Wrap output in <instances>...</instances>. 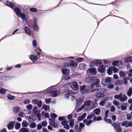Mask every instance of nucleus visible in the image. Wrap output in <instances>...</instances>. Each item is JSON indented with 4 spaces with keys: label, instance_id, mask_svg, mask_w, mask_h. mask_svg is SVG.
I'll use <instances>...</instances> for the list:
<instances>
[{
    "label": "nucleus",
    "instance_id": "1",
    "mask_svg": "<svg viewBox=\"0 0 132 132\" xmlns=\"http://www.w3.org/2000/svg\"><path fill=\"white\" fill-rule=\"evenodd\" d=\"M114 98L116 99H118L121 102L125 101L127 99V97L126 95L125 94L123 95L122 93H120L118 95H115Z\"/></svg>",
    "mask_w": 132,
    "mask_h": 132
},
{
    "label": "nucleus",
    "instance_id": "2",
    "mask_svg": "<svg viewBox=\"0 0 132 132\" xmlns=\"http://www.w3.org/2000/svg\"><path fill=\"white\" fill-rule=\"evenodd\" d=\"M60 92V91L57 88H52L51 89L50 96L53 97H56L59 94Z\"/></svg>",
    "mask_w": 132,
    "mask_h": 132
},
{
    "label": "nucleus",
    "instance_id": "3",
    "mask_svg": "<svg viewBox=\"0 0 132 132\" xmlns=\"http://www.w3.org/2000/svg\"><path fill=\"white\" fill-rule=\"evenodd\" d=\"M90 90V88L88 86L85 85L81 86L80 87V90L81 93L82 94H85Z\"/></svg>",
    "mask_w": 132,
    "mask_h": 132
},
{
    "label": "nucleus",
    "instance_id": "4",
    "mask_svg": "<svg viewBox=\"0 0 132 132\" xmlns=\"http://www.w3.org/2000/svg\"><path fill=\"white\" fill-rule=\"evenodd\" d=\"M92 92H94L96 93V97L98 98H103L105 96L104 94L100 92L99 91H97L96 89H94V90L91 91Z\"/></svg>",
    "mask_w": 132,
    "mask_h": 132
},
{
    "label": "nucleus",
    "instance_id": "5",
    "mask_svg": "<svg viewBox=\"0 0 132 132\" xmlns=\"http://www.w3.org/2000/svg\"><path fill=\"white\" fill-rule=\"evenodd\" d=\"M67 84L74 90H77L78 88V84L76 82L74 81L72 82L68 83Z\"/></svg>",
    "mask_w": 132,
    "mask_h": 132
},
{
    "label": "nucleus",
    "instance_id": "6",
    "mask_svg": "<svg viewBox=\"0 0 132 132\" xmlns=\"http://www.w3.org/2000/svg\"><path fill=\"white\" fill-rule=\"evenodd\" d=\"M112 82V79L110 77L104 78L102 79L101 81V84L104 85L105 84H108Z\"/></svg>",
    "mask_w": 132,
    "mask_h": 132
},
{
    "label": "nucleus",
    "instance_id": "7",
    "mask_svg": "<svg viewBox=\"0 0 132 132\" xmlns=\"http://www.w3.org/2000/svg\"><path fill=\"white\" fill-rule=\"evenodd\" d=\"M121 125L126 128L132 126V121L128 122L126 121L121 123Z\"/></svg>",
    "mask_w": 132,
    "mask_h": 132
},
{
    "label": "nucleus",
    "instance_id": "8",
    "mask_svg": "<svg viewBox=\"0 0 132 132\" xmlns=\"http://www.w3.org/2000/svg\"><path fill=\"white\" fill-rule=\"evenodd\" d=\"M68 122L67 121L64 120L62 122V124L63 126V127L67 130L70 129V127L68 124Z\"/></svg>",
    "mask_w": 132,
    "mask_h": 132
},
{
    "label": "nucleus",
    "instance_id": "9",
    "mask_svg": "<svg viewBox=\"0 0 132 132\" xmlns=\"http://www.w3.org/2000/svg\"><path fill=\"white\" fill-rule=\"evenodd\" d=\"M65 92L67 93L65 95V97L67 99L68 98L70 94H72V92L69 89H65L64 90Z\"/></svg>",
    "mask_w": 132,
    "mask_h": 132
},
{
    "label": "nucleus",
    "instance_id": "10",
    "mask_svg": "<svg viewBox=\"0 0 132 132\" xmlns=\"http://www.w3.org/2000/svg\"><path fill=\"white\" fill-rule=\"evenodd\" d=\"M96 78V77L95 76L90 77L87 78L86 81L87 83H90L94 81Z\"/></svg>",
    "mask_w": 132,
    "mask_h": 132
},
{
    "label": "nucleus",
    "instance_id": "11",
    "mask_svg": "<svg viewBox=\"0 0 132 132\" xmlns=\"http://www.w3.org/2000/svg\"><path fill=\"white\" fill-rule=\"evenodd\" d=\"M14 122L12 121L10 122L7 126L8 129L9 130H11L14 128Z\"/></svg>",
    "mask_w": 132,
    "mask_h": 132
},
{
    "label": "nucleus",
    "instance_id": "12",
    "mask_svg": "<svg viewBox=\"0 0 132 132\" xmlns=\"http://www.w3.org/2000/svg\"><path fill=\"white\" fill-rule=\"evenodd\" d=\"M94 81H96L94 82L91 85H90V87L92 88H93V85H97L100 82V80L98 79H97L96 77V78L94 80Z\"/></svg>",
    "mask_w": 132,
    "mask_h": 132
},
{
    "label": "nucleus",
    "instance_id": "13",
    "mask_svg": "<svg viewBox=\"0 0 132 132\" xmlns=\"http://www.w3.org/2000/svg\"><path fill=\"white\" fill-rule=\"evenodd\" d=\"M89 72L92 73L93 75H96L97 73V71L95 68H90L88 70Z\"/></svg>",
    "mask_w": 132,
    "mask_h": 132
},
{
    "label": "nucleus",
    "instance_id": "14",
    "mask_svg": "<svg viewBox=\"0 0 132 132\" xmlns=\"http://www.w3.org/2000/svg\"><path fill=\"white\" fill-rule=\"evenodd\" d=\"M83 100L82 98H79L77 101L76 106L78 107L83 102Z\"/></svg>",
    "mask_w": 132,
    "mask_h": 132
},
{
    "label": "nucleus",
    "instance_id": "15",
    "mask_svg": "<svg viewBox=\"0 0 132 132\" xmlns=\"http://www.w3.org/2000/svg\"><path fill=\"white\" fill-rule=\"evenodd\" d=\"M6 4L7 6L13 8L15 6V4L14 3H11L7 1L6 2Z\"/></svg>",
    "mask_w": 132,
    "mask_h": 132
},
{
    "label": "nucleus",
    "instance_id": "16",
    "mask_svg": "<svg viewBox=\"0 0 132 132\" xmlns=\"http://www.w3.org/2000/svg\"><path fill=\"white\" fill-rule=\"evenodd\" d=\"M78 65V63L74 61H72L71 62L70 65V64H67V65H65L66 67H68V66H71L73 67H76Z\"/></svg>",
    "mask_w": 132,
    "mask_h": 132
},
{
    "label": "nucleus",
    "instance_id": "17",
    "mask_svg": "<svg viewBox=\"0 0 132 132\" xmlns=\"http://www.w3.org/2000/svg\"><path fill=\"white\" fill-rule=\"evenodd\" d=\"M96 62L98 64H101L102 63V61L100 60H95V61H93L90 63V65L91 67L94 66L95 65L94 62Z\"/></svg>",
    "mask_w": 132,
    "mask_h": 132
},
{
    "label": "nucleus",
    "instance_id": "18",
    "mask_svg": "<svg viewBox=\"0 0 132 132\" xmlns=\"http://www.w3.org/2000/svg\"><path fill=\"white\" fill-rule=\"evenodd\" d=\"M93 121L92 120H89L88 121L86 119H85L83 120V122L84 123L86 124V125L87 126H89L91 123Z\"/></svg>",
    "mask_w": 132,
    "mask_h": 132
},
{
    "label": "nucleus",
    "instance_id": "19",
    "mask_svg": "<svg viewBox=\"0 0 132 132\" xmlns=\"http://www.w3.org/2000/svg\"><path fill=\"white\" fill-rule=\"evenodd\" d=\"M86 116V114L84 113L81 116H80L78 118V120L79 121H81L84 119Z\"/></svg>",
    "mask_w": 132,
    "mask_h": 132
},
{
    "label": "nucleus",
    "instance_id": "20",
    "mask_svg": "<svg viewBox=\"0 0 132 132\" xmlns=\"http://www.w3.org/2000/svg\"><path fill=\"white\" fill-rule=\"evenodd\" d=\"M74 129L75 132H80L81 131V130H80L78 125L77 124L75 125Z\"/></svg>",
    "mask_w": 132,
    "mask_h": 132
},
{
    "label": "nucleus",
    "instance_id": "21",
    "mask_svg": "<svg viewBox=\"0 0 132 132\" xmlns=\"http://www.w3.org/2000/svg\"><path fill=\"white\" fill-rule=\"evenodd\" d=\"M97 91H99L101 93H106L108 92V90L103 88H100L99 89H96Z\"/></svg>",
    "mask_w": 132,
    "mask_h": 132
},
{
    "label": "nucleus",
    "instance_id": "22",
    "mask_svg": "<svg viewBox=\"0 0 132 132\" xmlns=\"http://www.w3.org/2000/svg\"><path fill=\"white\" fill-rule=\"evenodd\" d=\"M34 29L36 31H38L39 28L37 25V22L36 19L34 20Z\"/></svg>",
    "mask_w": 132,
    "mask_h": 132
},
{
    "label": "nucleus",
    "instance_id": "23",
    "mask_svg": "<svg viewBox=\"0 0 132 132\" xmlns=\"http://www.w3.org/2000/svg\"><path fill=\"white\" fill-rule=\"evenodd\" d=\"M124 62H130L132 63V57H127L124 59Z\"/></svg>",
    "mask_w": 132,
    "mask_h": 132
},
{
    "label": "nucleus",
    "instance_id": "24",
    "mask_svg": "<svg viewBox=\"0 0 132 132\" xmlns=\"http://www.w3.org/2000/svg\"><path fill=\"white\" fill-rule=\"evenodd\" d=\"M50 124L53 127L55 128H57L58 127V125L55 123L54 121L52 120L50 122Z\"/></svg>",
    "mask_w": 132,
    "mask_h": 132
},
{
    "label": "nucleus",
    "instance_id": "25",
    "mask_svg": "<svg viewBox=\"0 0 132 132\" xmlns=\"http://www.w3.org/2000/svg\"><path fill=\"white\" fill-rule=\"evenodd\" d=\"M14 11L17 16H19L21 13V11L18 7H16Z\"/></svg>",
    "mask_w": 132,
    "mask_h": 132
},
{
    "label": "nucleus",
    "instance_id": "26",
    "mask_svg": "<svg viewBox=\"0 0 132 132\" xmlns=\"http://www.w3.org/2000/svg\"><path fill=\"white\" fill-rule=\"evenodd\" d=\"M62 72L63 75H65L67 73L69 74L70 72V70L68 69H65L62 70Z\"/></svg>",
    "mask_w": 132,
    "mask_h": 132
},
{
    "label": "nucleus",
    "instance_id": "27",
    "mask_svg": "<svg viewBox=\"0 0 132 132\" xmlns=\"http://www.w3.org/2000/svg\"><path fill=\"white\" fill-rule=\"evenodd\" d=\"M93 112L96 115H99L101 112V110L99 108H97L94 110Z\"/></svg>",
    "mask_w": 132,
    "mask_h": 132
},
{
    "label": "nucleus",
    "instance_id": "28",
    "mask_svg": "<svg viewBox=\"0 0 132 132\" xmlns=\"http://www.w3.org/2000/svg\"><path fill=\"white\" fill-rule=\"evenodd\" d=\"M38 57L35 56L34 55H31L29 56L30 59L32 61L37 60L38 59Z\"/></svg>",
    "mask_w": 132,
    "mask_h": 132
},
{
    "label": "nucleus",
    "instance_id": "29",
    "mask_svg": "<svg viewBox=\"0 0 132 132\" xmlns=\"http://www.w3.org/2000/svg\"><path fill=\"white\" fill-rule=\"evenodd\" d=\"M111 124L114 127L115 130L120 126V125L119 123H113Z\"/></svg>",
    "mask_w": 132,
    "mask_h": 132
},
{
    "label": "nucleus",
    "instance_id": "30",
    "mask_svg": "<svg viewBox=\"0 0 132 132\" xmlns=\"http://www.w3.org/2000/svg\"><path fill=\"white\" fill-rule=\"evenodd\" d=\"M69 125L71 128H73L74 125V120L73 119L70 120Z\"/></svg>",
    "mask_w": 132,
    "mask_h": 132
},
{
    "label": "nucleus",
    "instance_id": "31",
    "mask_svg": "<svg viewBox=\"0 0 132 132\" xmlns=\"http://www.w3.org/2000/svg\"><path fill=\"white\" fill-rule=\"evenodd\" d=\"M98 71L101 72H103L105 71V68L104 66L102 65L99 68Z\"/></svg>",
    "mask_w": 132,
    "mask_h": 132
},
{
    "label": "nucleus",
    "instance_id": "32",
    "mask_svg": "<svg viewBox=\"0 0 132 132\" xmlns=\"http://www.w3.org/2000/svg\"><path fill=\"white\" fill-rule=\"evenodd\" d=\"M107 101L106 99H104L103 100L100 102L99 103V105L101 106H104L105 104V101Z\"/></svg>",
    "mask_w": 132,
    "mask_h": 132
},
{
    "label": "nucleus",
    "instance_id": "33",
    "mask_svg": "<svg viewBox=\"0 0 132 132\" xmlns=\"http://www.w3.org/2000/svg\"><path fill=\"white\" fill-rule=\"evenodd\" d=\"M102 119V118L100 116L96 118V116H95L94 118H93V120L94 122H95L96 121H98L101 120Z\"/></svg>",
    "mask_w": 132,
    "mask_h": 132
},
{
    "label": "nucleus",
    "instance_id": "34",
    "mask_svg": "<svg viewBox=\"0 0 132 132\" xmlns=\"http://www.w3.org/2000/svg\"><path fill=\"white\" fill-rule=\"evenodd\" d=\"M20 132H29L28 130L26 128H22L19 130Z\"/></svg>",
    "mask_w": 132,
    "mask_h": 132
},
{
    "label": "nucleus",
    "instance_id": "35",
    "mask_svg": "<svg viewBox=\"0 0 132 132\" xmlns=\"http://www.w3.org/2000/svg\"><path fill=\"white\" fill-rule=\"evenodd\" d=\"M24 30L27 34L29 35L31 34V31L27 27H26L24 28Z\"/></svg>",
    "mask_w": 132,
    "mask_h": 132
},
{
    "label": "nucleus",
    "instance_id": "36",
    "mask_svg": "<svg viewBox=\"0 0 132 132\" xmlns=\"http://www.w3.org/2000/svg\"><path fill=\"white\" fill-rule=\"evenodd\" d=\"M111 68V67L107 70V72L109 75H111L112 73V70Z\"/></svg>",
    "mask_w": 132,
    "mask_h": 132
},
{
    "label": "nucleus",
    "instance_id": "37",
    "mask_svg": "<svg viewBox=\"0 0 132 132\" xmlns=\"http://www.w3.org/2000/svg\"><path fill=\"white\" fill-rule=\"evenodd\" d=\"M22 126L23 127H26L29 125L27 122L26 121H24L22 123Z\"/></svg>",
    "mask_w": 132,
    "mask_h": 132
},
{
    "label": "nucleus",
    "instance_id": "38",
    "mask_svg": "<svg viewBox=\"0 0 132 132\" xmlns=\"http://www.w3.org/2000/svg\"><path fill=\"white\" fill-rule=\"evenodd\" d=\"M111 68L112 69V71H113L114 73H117L118 71V69H117L116 67L114 66L111 67Z\"/></svg>",
    "mask_w": 132,
    "mask_h": 132
},
{
    "label": "nucleus",
    "instance_id": "39",
    "mask_svg": "<svg viewBox=\"0 0 132 132\" xmlns=\"http://www.w3.org/2000/svg\"><path fill=\"white\" fill-rule=\"evenodd\" d=\"M95 116V115L93 114L89 115L87 116V119L89 120L92 119L93 117L94 118Z\"/></svg>",
    "mask_w": 132,
    "mask_h": 132
},
{
    "label": "nucleus",
    "instance_id": "40",
    "mask_svg": "<svg viewBox=\"0 0 132 132\" xmlns=\"http://www.w3.org/2000/svg\"><path fill=\"white\" fill-rule=\"evenodd\" d=\"M19 17H21L23 20H24L26 16V15L24 13H21L19 16H18Z\"/></svg>",
    "mask_w": 132,
    "mask_h": 132
},
{
    "label": "nucleus",
    "instance_id": "41",
    "mask_svg": "<svg viewBox=\"0 0 132 132\" xmlns=\"http://www.w3.org/2000/svg\"><path fill=\"white\" fill-rule=\"evenodd\" d=\"M42 113L43 116V114H44V116L45 118H49L50 117L48 113H45V112L44 111H43L42 112Z\"/></svg>",
    "mask_w": 132,
    "mask_h": 132
},
{
    "label": "nucleus",
    "instance_id": "42",
    "mask_svg": "<svg viewBox=\"0 0 132 132\" xmlns=\"http://www.w3.org/2000/svg\"><path fill=\"white\" fill-rule=\"evenodd\" d=\"M125 103L123 104H122L121 106V109L122 110H126L127 108V106L125 105Z\"/></svg>",
    "mask_w": 132,
    "mask_h": 132
},
{
    "label": "nucleus",
    "instance_id": "43",
    "mask_svg": "<svg viewBox=\"0 0 132 132\" xmlns=\"http://www.w3.org/2000/svg\"><path fill=\"white\" fill-rule=\"evenodd\" d=\"M42 107H43V108L44 109V110L46 111H47L48 110H50L49 107L48 106H47L46 105H43V106Z\"/></svg>",
    "mask_w": 132,
    "mask_h": 132
},
{
    "label": "nucleus",
    "instance_id": "44",
    "mask_svg": "<svg viewBox=\"0 0 132 132\" xmlns=\"http://www.w3.org/2000/svg\"><path fill=\"white\" fill-rule=\"evenodd\" d=\"M15 97L12 95H10L9 94H8L7 96V98L10 100H13L14 98Z\"/></svg>",
    "mask_w": 132,
    "mask_h": 132
},
{
    "label": "nucleus",
    "instance_id": "45",
    "mask_svg": "<svg viewBox=\"0 0 132 132\" xmlns=\"http://www.w3.org/2000/svg\"><path fill=\"white\" fill-rule=\"evenodd\" d=\"M21 127V124L19 123H17L15 126V128L16 129L18 130Z\"/></svg>",
    "mask_w": 132,
    "mask_h": 132
},
{
    "label": "nucleus",
    "instance_id": "46",
    "mask_svg": "<svg viewBox=\"0 0 132 132\" xmlns=\"http://www.w3.org/2000/svg\"><path fill=\"white\" fill-rule=\"evenodd\" d=\"M91 103V101L90 100H88L85 101L84 103V104L86 106H89Z\"/></svg>",
    "mask_w": 132,
    "mask_h": 132
},
{
    "label": "nucleus",
    "instance_id": "47",
    "mask_svg": "<svg viewBox=\"0 0 132 132\" xmlns=\"http://www.w3.org/2000/svg\"><path fill=\"white\" fill-rule=\"evenodd\" d=\"M37 109V108L36 106H34L33 109V112L35 114H37L38 113V112Z\"/></svg>",
    "mask_w": 132,
    "mask_h": 132
},
{
    "label": "nucleus",
    "instance_id": "48",
    "mask_svg": "<svg viewBox=\"0 0 132 132\" xmlns=\"http://www.w3.org/2000/svg\"><path fill=\"white\" fill-rule=\"evenodd\" d=\"M85 125L83 123H80L79 125V127L80 128V130H81L82 131V128L84 127Z\"/></svg>",
    "mask_w": 132,
    "mask_h": 132
},
{
    "label": "nucleus",
    "instance_id": "49",
    "mask_svg": "<svg viewBox=\"0 0 132 132\" xmlns=\"http://www.w3.org/2000/svg\"><path fill=\"white\" fill-rule=\"evenodd\" d=\"M36 124L35 123L33 122L30 125V127L31 128H34L36 127Z\"/></svg>",
    "mask_w": 132,
    "mask_h": 132
},
{
    "label": "nucleus",
    "instance_id": "50",
    "mask_svg": "<svg viewBox=\"0 0 132 132\" xmlns=\"http://www.w3.org/2000/svg\"><path fill=\"white\" fill-rule=\"evenodd\" d=\"M117 82V84L119 85H122L123 84V81L122 80H118Z\"/></svg>",
    "mask_w": 132,
    "mask_h": 132
},
{
    "label": "nucleus",
    "instance_id": "51",
    "mask_svg": "<svg viewBox=\"0 0 132 132\" xmlns=\"http://www.w3.org/2000/svg\"><path fill=\"white\" fill-rule=\"evenodd\" d=\"M113 103L116 106H118L119 104V102L115 100H114L113 101Z\"/></svg>",
    "mask_w": 132,
    "mask_h": 132
},
{
    "label": "nucleus",
    "instance_id": "52",
    "mask_svg": "<svg viewBox=\"0 0 132 132\" xmlns=\"http://www.w3.org/2000/svg\"><path fill=\"white\" fill-rule=\"evenodd\" d=\"M120 76L121 77H123L125 76V73L123 71L120 72L119 73Z\"/></svg>",
    "mask_w": 132,
    "mask_h": 132
},
{
    "label": "nucleus",
    "instance_id": "53",
    "mask_svg": "<svg viewBox=\"0 0 132 132\" xmlns=\"http://www.w3.org/2000/svg\"><path fill=\"white\" fill-rule=\"evenodd\" d=\"M33 106L31 104H29L26 106L27 109L29 110L31 109H32Z\"/></svg>",
    "mask_w": 132,
    "mask_h": 132
},
{
    "label": "nucleus",
    "instance_id": "54",
    "mask_svg": "<svg viewBox=\"0 0 132 132\" xmlns=\"http://www.w3.org/2000/svg\"><path fill=\"white\" fill-rule=\"evenodd\" d=\"M30 100L28 99L25 100L23 102L24 104H26L29 103H30Z\"/></svg>",
    "mask_w": 132,
    "mask_h": 132
},
{
    "label": "nucleus",
    "instance_id": "55",
    "mask_svg": "<svg viewBox=\"0 0 132 132\" xmlns=\"http://www.w3.org/2000/svg\"><path fill=\"white\" fill-rule=\"evenodd\" d=\"M19 110V108L18 107H15L14 108L13 111L15 113L18 112Z\"/></svg>",
    "mask_w": 132,
    "mask_h": 132
},
{
    "label": "nucleus",
    "instance_id": "56",
    "mask_svg": "<svg viewBox=\"0 0 132 132\" xmlns=\"http://www.w3.org/2000/svg\"><path fill=\"white\" fill-rule=\"evenodd\" d=\"M42 103V102L41 101H38V102L37 104L38 107L40 108L41 106Z\"/></svg>",
    "mask_w": 132,
    "mask_h": 132
},
{
    "label": "nucleus",
    "instance_id": "57",
    "mask_svg": "<svg viewBox=\"0 0 132 132\" xmlns=\"http://www.w3.org/2000/svg\"><path fill=\"white\" fill-rule=\"evenodd\" d=\"M29 10L31 12H36L37 11V9L34 8H31Z\"/></svg>",
    "mask_w": 132,
    "mask_h": 132
},
{
    "label": "nucleus",
    "instance_id": "58",
    "mask_svg": "<svg viewBox=\"0 0 132 132\" xmlns=\"http://www.w3.org/2000/svg\"><path fill=\"white\" fill-rule=\"evenodd\" d=\"M37 115V116L38 118V120L39 121L41 119V117L40 114L39 113L36 114Z\"/></svg>",
    "mask_w": 132,
    "mask_h": 132
},
{
    "label": "nucleus",
    "instance_id": "59",
    "mask_svg": "<svg viewBox=\"0 0 132 132\" xmlns=\"http://www.w3.org/2000/svg\"><path fill=\"white\" fill-rule=\"evenodd\" d=\"M5 89L4 88H0V93L2 94H3L5 93Z\"/></svg>",
    "mask_w": 132,
    "mask_h": 132
},
{
    "label": "nucleus",
    "instance_id": "60",
    "mask_svg": "<svg viewBox=\"0 0 132 132\" xmlns=\"http://www.w3.org/2000/svg\"><path fill=\"white\" fill-rule=\"evenodd\" d=\"M38 100H37L36 99H34L32 101V104H37L38 102Z\"/></svg>",
    "mask_w": 132,
    "mask_h": 132
},
{
    "label": "nucleus",
    "instance_id": "61",
    "mask_svg": "<svg viewBox=\"0 0 132 132\" xmlns=\"http://www.w3.org/2000/svg\"><path fill=\"white\" fill-rule=\"evenodd\" d=\"M71 78L69 76H65L64 77L63 79L66 80H67L70 79Z\"/></svg>",
    "mask_w": 132,
    "mask_h": 132
},
{
    "label": "nucleus",
    "instance_id": "62",
    "mask_svg": "<svg viewBox=\"0 0 132 132\" xmlns=\"http://www.w3.org/2000/svg\"><path fill=\"white\" fill-rule=\"evenodd\" d=\"M107 88L109 89H112L114 87V85L113 84H110L107 86Z\"/></svg>",
    "mask_w": 132,
    "mask_h": 132
},
{
    "label": "nucleus",
    "instance_id": "63",
    "mask_svg": "<svg viewBox=\"0 0 132 132\" xmlns=\"http://www.w3.org/2000/svg\"><path fill=\"white\" fill-rule=\"evenodd\" d=\"M116 110V108L115 106H112L111 107L110 111L112 112Z\"/></svg>",
    "mask_w": 132,
    "mask_h": 132
},
{
    "label": "nucleus",
    "instance_id": "64",
    "mask_svg": "<svg viewBox=\"0 0 132 132\" xmlns=\"http://www.w3.org/2000/svg\"><path fill=\"white\" fill-rule=\"evenodd\" d=\"M115 130H116V132H120L122 130L121 127L120 126Z\"/></svg>",
    "mask_w": 132,
    "mask_h": 132
}]
</instances>
